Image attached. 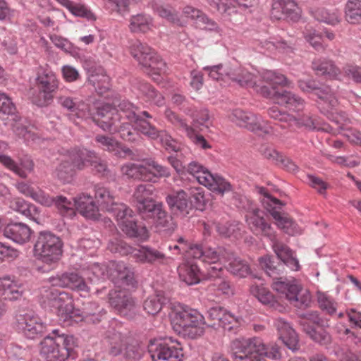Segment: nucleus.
<instances>
[{"label":"nucleus","instance_id":"nucleus-1","mask_svg":"<svg viewBox=\"0 0 361 361\" xmlns=\"http://www.w3.org/2000/svg\"><path fill=\"white\" fill-rule=\"evenodd\" d=\"M231 351L234 361H266V357L274 360L281 357L276 345L271 346L268 350L258 337L233 340L231 343Z\"/></svg>","mask_w":361,"mask_h":361},{"label":"nucleus","instance_id":"nucleus-2","mask_svg":"<svg viewBox=\"0 0 361 361\" xmlns=\"http://www.w3.org/2000/svg\"><path fill=\"white\" fill-rule=\"evenodd\" d=\"M262 78L270 85V87L267 85L260 87L259 91L263 97L272 99L278 104L286 105L294 111L303 109L305 102L301 97L290 92L279 90L278 85L287 84V78L283 75L272 71H265Z\"/></svg>","mask_w":361,"mask_h":361},{"label":"nucleus","instance_id":"nucleus-3","mask_svg":"<svg viewBox=\"0 0 361 361\" xmlns=\"http://www.w3.org/2000/svg\"><path fill=\"white\" fill-rule=\"evenodd\" d=\"M75 346L73 336L60 334L56 329L52 331V336H46L40 342V355L46 361H66Z\"/></svg>","mask_w":361,"mask_h":361},{"label":"nucleus","instance_id":"nucleus-4","mask_svg":"<svg viewBox=\"0 0 361 361\" xmlns=\"http://www.w3.org/2000/svg\"><path fill=\"white\" fill-rule=\"evenodd\" d=\"M129 50L131 56L137 61L140 68L147 74L157 76L154 80L166 71V63L147 44L140 40L130 42Z\"/></svg>","mask_w":361,"mask_h":361},{"label":"nucleus","instance_id":"nucleus-5","mask_svg":"<svg viewBox=\"0 0 361 361\" xmlns=\"http://www.w3.org/2000/svg\"><path fill=\"white\" fill-rule=\"evenodd\" d=\"M170 317L171 323L178 328L176 331L185 336L194 339L204 332V318L195 310L177 307L172 310Z\"/></svg>","mask_w":361,"mask_h":361},{"label":"nucleus","instance_id":"nucleus-6","mask_svg":"<svg viewBox=\"0 0 361 361\" xmlns=\"http://www.w3.org/2000/svg\"><path fill=\"white\" fill-rule=\"evenodd\" d=\"M62 245L59 237L49 232H41L34 245V253L43 262L54 264L61 259Z\"/></svg>","mask_w":361,"mask_h":361},{"label":"nucleus","instance_id":"nucleus-7","mask_svg":"<svg viewBox=\"0 0 361 361\" xmlns=\"http://www.w3.org/2000/svg\"><path fill=\"white\" fill-rule=\"evenodd\" d=\"M37 93L32 97V102L39 106H47L53 100L59 87L55 73L49 69L40 68L36 78Z\"/></svg>","mask_w":361,"mask_h":361},{"label":"nucleus","instance_id":"nucleus-8","mask_svg":"<svg viewBox=\"0 0 361 361\" xmlns=\"http://www.w3.org/2000/svg\"><path fill=\"white\" fill-rule=\"evenodd\" d=\"M272 283L274 290L286 295L291 304L298 308H305L311 303V296L307 290H303L295 280L288 281L286 279L274 278Z\"/></svg>","mask_w":361,"mask_h":361},{"label":"nucleus","instance_id":"nucleus-9","mask_svg":"<svg viewBox=\"0 0 361 361\" xmlns=\"http://www.w3.org/2000/svg\"><path fill=\"white\" fill-rule=\"evenodd\" d=\"M118 226L130 238H139L145 240L148 238V231L145 226L137 224L133 210L126 204H119L113 209Z\"/></svg>","mask_w":361,"mask_h":361},{"label":"nucleus","instance_id":"nucleus-10","mask_svg":"<svg viewBox=\"0 0 361 361\" xmlns=\"http://www.w3.org/2000/svg\"><path fill=\"white\" fill-rule=\"evenodd\" d=\"M267 114L271 118L279 121V122L286 123L287 126L282 125V128L290 127L293 126H304L309 128L317 129L325 132L333 133V128L329 125H324L319 127L318 123L312 117L303 115L297 117L286 111H281L277 106H274L268 109Z\"/></svg>","mask_w":361,"mask_h":361},{"label":"nucleus","instance_id":"nucleus-11","mask_svg":"<svg viewBox=\"0 0 361 361\" xmlns=\"http://www.w3.org/2000/svg\"><path fill=\"white\" fill-rule=\"evenodd\" d=\"M229 118L237 126L260 135L269 134L271 132V127L251 112L236 109L229 115Z\"/></svg>","mask_w":361,"mask_h":361},{"label":"nucleus","instance_id":"nucleus-12","mask_svg":"<svg viewBox=\"0 0 361 361\" xmlns=\"http://www.w3.org/2000/svg\"><path fill=\"white\" fill-rule=\"evenodd\" d=\"M298 86L303 92H312L322 102V107L326 112L336 109L338 104L334 93L331 89L326 85H320L314 80H300Z\"/></svg>","mask_w":361,"mask_h":361},{"label":"nucleus","instance_id":"nucleus-13","mask_svg":"<svg viewBox=\"0 0 361 361\" xmlns=\"http://www.w3.org/2000/svg\"><path fill=\"white\" fill-rule=\"evenodd\" d=\"M110 305L120 314L133 319L138 313V306L135 299L124 290H114L109 294Z\"/></svg>","mask_w":361,"mask_h":361},{"label":"nucleus","instance_id":"nucleus-14","mask_svg":"<svg viewBox=\"0 0 361 361\" xmlns=\"http://www.w3.org/2000/svg\"><path fill=\"white\" fill-rule=\"evenodd\" d=\"M118 111L109 104H102L97 107L92 119L104 130L115 133L118 130V124L121 118Z\"/></svg>","mask_w":361,"mask_h":361},{"label":"nucleus","instance_id":"nucleus-15","mask_svg":"<svg viewBox=\"0 0 361 361\" xmlns=\"http://www.w3.org/2000/svg\"><path fill=\"white\" fill-rule=\"evenodd\" d=\"M208 326L211 327H222L228 331L236 329L239 326V320L226 309L220 306L209 308L207 314Z\"/></svg>","mask_w":361,"mask_h":361},{"label":"nucleus","instance_id":"nucleus-16","mask_svg":"<svg viewBox=\"0 0 361 361\" xmlns=\"http://www.w3.org/2000/svg\"><path fill=\"white\" fill-rule=\"evenodd\" d=\"M109 344V353L112 356L123 355L125 358L136 360L140 353L133 346H127L126 336L120 332H110L108 335Z\"/></svg>","mask_w":361,"mask_h":361},{"label":"nucleus","instance_id":"nucleus-17","mask_svg":"<svg viewBox=\"0 0 361 361\" xmlns=\"http://www.w3.org/2000/svg\"><path fill=\"white\" fill-rule=\"evenodd\" d=\"M18 329L30 339L35 338L45 329L40 319L32 312L19 314L16 317Z\"/></svg>","mask_w":361,"mask_h":361},{"label":"nucleus","instance_id":"nucleus-18","mask_svg":"<svg viewBox=\"0 0 361 361\" xmlns=\"http://www.w3.org/2000/svg\"><path fill=\"white\" fill-rule=\"evenodd\" d=\"M166 117L173 126L184 131L188 137L197 147L203 149H210L212 147L205 140L203 135L197 133V130L192 127H190L184 119L180 118L171 110H166L165 112Z\"/></svg>","mask_w":361,"mask_h":361},{"label":"nucleus","instance_id":"nucleus-19","mask_svg":"<svg viewBox=\"0 0 361 361\" xmlns=\"http://www.w3.org/2000/svg\"><path fill=\"white\" fill-rule=\"evenodd\" d=\"M149 352L154 361H181L183 357L181 348L171 346L166 341L152 343Z\"/></svg>","mask_w":361,"mask_h":361},{"label":"nucleus","instance_id":"nucleus-20","mask_svg":"<svg viewBox=\"0 0 361 361\" xmlns=\"http://www.w3.org/2000/svg\"><path fill=\"white\" fill-rule=\"evenodd\" d=\"M141 216L145 219H152L156 227L162 231H171L176 227L172 217L164 209L161 202H157Z\"/></svg>","mask_w":361,"mask_h":361},{"label":"nucleus","instance_id":"nucleus-21","mask_svg":"<svg viewBox=\"0 0 361 361\" xmlns=\"http://www.w3.org/2000/svg\"><path fill=\"white\" fill-rule=\"evenodd\" d=\"M224 271L221 264L210 266L207 269L208 278L212 281L210 288L219 294L232 295L233 288L230 281L225 277Z\"/></svg>","mask_w":361,"mask_h":361},{"label":"nucleus","instance_id":"nucleus-22","mask_svg":"<svg viewBox=\"0 0 361 361\" xmlns=\"http://www.w3.org/2000/svg\"><path fill=\"white\" fill-rule=\"evenodd\" d=\"M271 17L275 20H296L300 17L299 8L295 0H275L272 4Z\"/></svg>","mask_w":361,"mask_h":361},{"label":"nucleus","instance_id":"nucleus-23","mask_svg":"<svg viewBox=\"0 0 361 361\" xmlns=\"http://www.w3.org/2000/svg\"><path fill=\"white\" fill-rule=\"evenodd\" d=\"M153 192L154 188L152 185L140 184L135 189L133 202L140 215L146 211L149 212V209L158 202L151 197Z\"/></svg>","mask_w":361,"mask_h":361},{"label":"nucleus","instance_id":"nucleus-24","mask_svg":"<svg viewBox=\"0 0 361 361\" xmlns=\"http://www.w3.org/2000/svg\"><path fill=\"white\" fill-rule=\"evenodd\" d=\"M111 276L114 283L118 286L134 287L137 283L133 269L123 262H118L114 264Z\"/></svg>","mask_w":361,"mask_h":361},{"label":"nucleus","instance_id":"nucleus-25","mask_svg":"<svg viewBox=\"0 0 361 361\" xmlns=\"http://www.w3.org/2000/svg\"><path fill=\"white\" fill-rule=\"evenodd\" d=\"M54 285L84 293H88L90 290V288L84 278L73 271L65 272L54 279Z\"/></svg>","mask_w":361,"mask_h":361},{"label":"nucleus","instance_id":"nucleus-26","mask_svg":"<svg viewBox=\"0 0 361 361\" xmlns=\"http://www.w3.org/2000/svg\"><path fill=\"white\" fill-rule=\"evenodd\" d=\"M4 235L16 243L23 244L30 240L32 231L23 223H12L4 228Z\"/></svg>","mask_w":361,"mask_h":361},{"label":"nucleus","instance_id":"nucleus-27","mask_svg":"<svg viewBox=\"0 0 361 361\" xmlns=\"http://www.w3.org/2000/svg\"><path fill=\"white\" fill-rule=\"evenodd\" d=\"M25 289L22 283L9 276L0 278V295L4 299L16 300L20 298Z\"/></svg>","mask_w":361,"mask_h":361},{"label":"nucleus","instance_id":"nucleus-28","mask_svg":"<svg viewBox=\"0 0 361 361\" xmlns=\"http://www.w3.org/2000/svg\"><path fill=\"white\" fill-rule=\"evenodd\" d=\"M312 69L317 75L329 79H337L341 74L334 61L325 58L314 59L312 62Z\"/></svg>","mask_w":361,"mask_h":361},{"label":"nucleus","instance_id":"nucleus-29","mask_svg":"<svg viewBox=\"0 0 361 361\" xmlns=\"http://www.w3.org/2000/svg\"><path fill=\"white\" fill-rule=\"evenodd\" d=\"M166 201L171 212L176 214L185 216L192 209L188 203L187 194L182 190L169 195L166 197Z\"/></svg>","mask_w":361,"mask_h":361},{"label":"nucleus","instance_id":"nucleus-30","mask_svg":"<svg viewBox=\"0 0 361 361\" xmlns=\"http://www.w3.org/2000/svg\"><path fill=\"white\" fill-rule=\"evenodd\" d=\"M272 247L283 266L286 265L290 269L297 271L300 268L299 262L293 255V251L285 244L278 241L274 236V240H271Z\"/></svg>","mask_w":361,"mask_h":361},{"label":"nucleus","instance_id":"nucleus-31","mask_svg":"<svg viewBox=\"0 0 361 361\" xmlns=\"http://www.w3.org/2000/svg\"><path fill=\"white\" fill-rule=\"evenodd\" d=\"M74 206L86 218L96 219L99 216V208L89 195L83 193L75 197Z\"/></svg>","mask_w":361,"mask_h":361},{"label":"nucleus","instance_id":"nucleus-32","mask_svg":"<svg viewBox=\"0 0 361 361\" xmlns=\"http://www.w3.org/2000/svg\"><path fill=\"white\" fill-rule=\"evenodd\" d=\"M92 151L85 148L75 147L67 152L66 159L71 162L75 171H82L86 168Z\"/></svg>","mask_w":361,"mask_h":361},{"label":"nucleus","instance_id":"nucleus-33","mask_svg":"<svg viewBox=\"0 0 361 361\" xmlns=\"http://www.w3.org/2000/svg\"><path fill=\"white\" fill-rule=\"evenodd\" d=\"M250 293L262 303L269 305L279 312L284 310V307L275 300L273 294L265 287L253 285L250 287Z\"/></svg>","mask_w":361,"mask_h":361},{"label":"nucleus","instance_id":"nucleus-34","mask_svg":"<svg viewBox=\"0 0 361 361\" xmlns=\"http://www.w3.org/2000/svg\"><path fill=\"white\" fill-rule=\"evenodd\" d=\"M0 163L22 178H25L27 176L25 171L30 172L33 170L34 167L32 161L29 159H26L21 161L20 166L22 168H20L10 157L4 154H0Z\"/></svg>","mask_w":361,"mask_h":361},{"label":"nucleus","instance_id":"nucleus-35","mask_svg":"<svg viewBox=\"0 0 361 361\" xmlns=\"http://www.w3.org/2000/svg\"><path fill=\"white\" fill-rule=\"evenodd\" d=\"M122 172L128 178L141 180L143 181H152L151 169L142 164H130L123 166Z\"/></svg>","mask_w":361,"mask_h":361},{"label":"nucleus","instance_id":"nucleus-36","mask_svg":"<svg viewBox=\"0 0 361 361\" xmlns=\"http://www.w3.org/2000/svg\"><path fill=\"white\" fill-rule=\"evenodd\" d=\"M202 179L203 185L221 195L232 190L231 183L220 176L213 175L211 173L210 174H206V176Z\"/></svg>","mask_w":361,"mask_h":361},{"label":"nucleus","instance_id":"nucleus-37","mask_svg":"<svg viewBox=\"0 0 361 361\" xmlns=\"http://www.w3.org/2000/svg\"><path fill=\"white\" fill-rule=\"evenodd\" d=\"M271 215L276 220L277 226L289 235H295L301 233L298 224L289 216H283L276 210L271 211Z\"/></svg>","mask_w":361,"mask_h":361},{"label":"nucleus","instance_id":"nucleus-38","mask_svg":"<svg viewBox=\"0 0 361 361\" xmlns=\"http://www.w3.org/2000/svg\"><path fill=\"white\" fill-rule=\"evenodd\" d=\"M95 198L102 209H104L112 214L114 209L117 207L119 204H123V203L116 202L114 201V196L111 194L110 191L103 186L96 187Z\"/></svg>","mask_w":361,"mask_h":361},{"label":"nucleus","instance_id":"nucleus-39","mask_svg":"<svg viewBox=\"0 0 361 361\" xmlns=\"http://www.w3.org/2000/svg\"><path fill=\"white\" fill-rule=\"evenodd\" d=\"M178 274L180 280L187 285L198 283L200 279V269L195 264H183L178 267Z\"/></svg>","mask_w":361,"mask_h":361},{"label":"nucleus","instance_id":"nucleus-40","mask_svg":"<svg viewBox=\"0 0 361 361\" xmlns=\"http://www.w3.org/2000/svg\"><path fill=\"white\" fill-rule=\"evenodd\" d=\"M312 16L318 21L329 25H336L340 22L338 11L324 7L312 8L310 11Z\"/></svg>","mask_w":361,"mask_h":361},{"label":"nucleus","instance_id":"nucleus-41","mask_svg":"<svg viewBox=\"0 0 361 361\" xmlns=\"http://www.w3.org/2000/svg\"><path fill=\"white\" fill-rule=\"evenodd\" d=\"M247 221L252 230L262 233L271 240H274L275 233L271 225L267 223L262 216H250Z\"/></svg>","mask_w":361,"mask_h":361},{"label":"nucleus","instance_id":"nucleus-42","mask_svg":"<svg viewBox=\"0 0 361 361\" xmlns=\"http://www.w3.org/2000/svg\"><path fill=\"white\" fill-rule=\"evenodd\" d=\"M167 298L164 292L157 291L155 295L149 297L144 302V310L152 315L159 313L166 302Z\"/></svg>","mask_w":361,"mask_h":361},{"label":"nucleus","instance_id":"nucleus-43","mask_svg":"<svg viewBox=\"0 0 361 361\" xmlns=\"http://www.w3.org/2000/svg\"><path fill=\"white\" fill-rule=\"evenodd\" d=\"M133 118L135 123V128L145 136L155 140L157 139L160 135L161 131L158 130L154 126L145 119L142 118L140 115L136 113H133Z\"/></svg>","mask_w":361,"mask_h":361},{"label":"nucleus","instance_id":"nucleus-44","mask_svg":"<svg viewBox=\"0 0 361 361\" xmlns=\"http://www.w3.org/2000/svg\"><path fill=\"white\" fill-rule=\"evenodd\" d=\"M187 114L192 119V126H190V127H192L196 130L197 129L202 130L203 128H209L211 116L208 110L201 109L192 111L190 109L187 112Z\"/></svg>","mask_w":361,"mask_h":361},{"label":"nucleus","instance_id":"nucleus-45","mask_svg":"<svg viewBox=\"0 0 361 361\" xmlns=\"http://www.w3.org/2000/svg\"><path fill=\"white\" fill-rule=\"evenodd\" d=\"M152 26V19L143 14L133 16L130 19L129 28L134 33L147 32L151 30Z\"/></svg>","mask_w":361,"mask_h":361},{"label":"nucleus","instance_id":"nucleus-46","mask_svg":"<svg viewBox=\"0 0 361 361\" xmlns=\"http://www.w3.org/2000/svg\"><path fill=\"white\" fill-rule=\"evenodd\" d=\"M76 171L73 168L71 162L66 158L56 167L54 176L63 183H69L75 176Z\"/></svg>","mask_w":361,"mask_h":361},{"label":"nucleus","instance_id":"nucleus-47","mask_svg":"<svg viewBox=\"0 0 361 361\" xmlns=\"http://www.w3.org/2000/svg\"><path fill=\"white\" fill-rule=\"evenodd\" d=\"M109 77L103 73L102 71L92 73L89 78V82L94 87L95 91L99 94H103L106 92L109 87Z\"/></svg>","mask_w":361,"mask_h":361},{"label":"nucleus","instance_id":"nucleus-48","mask_svg":"<svg viewBox=\"0 0 361 361\" xmlns=\"http://www.w3.org/2000/svg\"><path fill=\"white\" fill-rule=\"evenodd\" d=\"M300 324L305 332V324L310 328H315L312 324L317 325L318 327L327 328L329 326V321L319 317L317 312H308L300 316Z\"/></svg>","mask_w":361,"mask_h":361},{"label":"nucleus","instance_id":"nucleus-49","mask_svg":"<svg viewBox=\"0 0 361 361\" xmlns=\"http://www.w3.org/2000/svg\"><path fill=\"white\" fill-rule=\"evenodd\" d=\"M345 20L350 24L361 21V0H348L345 8Z\"/></svg>","mask_w":361,"mask_h":361},{"label":"nucleus","instance_id":"nucleus-50","mask_svg":"<svg viewBox=\"0 0 361 361\" xmlns=\"http://www.w3.org/2000/svg\"><path fill=\"white\" fill-rule=\"evenodd\" d=\"M50 307L58 310L61 314H65V318L73 317L72 304L68 293H61V295L54 301Z\"/></svg>","mask_w":361,"mask_h":361},{"label":"nucleus","instance_id":"nucleus-51","mask_svg":"<svg viewBox=\"0 0 361 361\" xmlns=\"http://www.w3.org/2000/svg\"><path fill=\"white\" fill-rule=\"evenodd\" d=\"M82 318L87 322L93 324L97 323L101 320V310L98 305L94 302L85 303L82 308Z\"/></svg>","mask_w":361,"mask_h":361},{"label":"nucleus","instance_id":"nucleus-52","mask_svg":"<svg viewBox=\"0 0 361 361\" xmlns=\"http://www.w3.org/2000/svg\"><path fill=\"white\" fill-rule=\"evenodd\" d=\"M304 326L305 333L314 341L323 345H326L331 343V337L324 329L325 328H322L320 331H317L315 328H310L308 326H305V324Z\"/></svg>","mask_w":361,"mask_h":361},{"label":"nucleus","instance_id":"nucleus-53","mask_svg":"<svg viewBox=\"0 0 361 361\" xmlns=\"http://www.w3.org/2000/svg\"><path fill=\"white\" fill-rule=\"evenodd\" d=\"M259 264L262 268L264 269L270 276L279 274L284 269L282 264L277 263V264H276L274 259L269 255L261 257L259 259Z\"/></svg>","mask_w":361,"mask_h":361},{"label":"nucleus","instance_id":"nucleus-54","mask_svg":"<svg viewBox=\"0 0 361 361\" xmlns=\"http://www.w3.org/2000/svg\"><path fill=\"white\" fill-rule=\"evenodd\" d=\"M95 141L101 145L104 149L114 152L116 156H121L120 144L114 138L102 135H97Z\"/></svg>","mask_w":361,"mask_h":361},{"label":"nucleus","instance_id":"nucleus-55","mask_svg":"<svg viewBox=\"0 0 361 361\" xmlns=\"http://www.w3.org/2000/svg\"><path fill=\"white\" fill-rule=\"evenodd\" d=\"M63 6L66 7L71 13L75 16L85 18L87 20L95 19L93 13L90 10L87 9L84 5L67 0V3H65Z\"/></svg>","mask_w":361,"mask_h":361},{"label":"nucleus","instance_id":"nucleus-56","mask_svg":"<svg viewBox=\"0 0 361 361\" xmlns=\"http://www.w3.org/2000/svg\"><path fill=\"white\" fill-rule=\"evenodd\" d=\"M183 13L186 17L190 18L192 20H195L197 22L202 23L204 24L211 25L209 29H213L216 26L214 21L210 20L200 10L194 7L186 6L184 7Z\"/></svg>","mask_w":361,"mask_h":361},{"label":"nucleus","instance_id":"nucleus-57","mask_svg":"<svg viewBox=\"0 0 361 361\" xmlns=\"http://www.w3.org/2000/svg\"><path fill=\"white\" fill-rule=\"evenodd\" d=\"M229 271L234 275L239 277H246L250 272L247 263L240 258H233L228 265Z\"/></svg>","mask_w":361,"mask_h":361},{"label":"nucleus","instance_id":"nucleus-58","mask_svg":"<svg viewBox=\"0 0 361 361\" xmlns=\"http://www.w3.org/2000/svg\"><path fill=\"white\" fill-rule=\"evenodd\" d=\"M317 302L319 307L327 314L332 315L336 312V302L330 296L324 293L318 291Z\"/></svg>","mask_w":361,"mask_h":361},{"label":"nucleus","instance_id":"nucleus-59","mask_svg":"<svg viewBox=\"0 0 361 361\" xmlns=\"http://www.w3.org/2000/svg\"><path fill=\"white\" fill-rule=\"evenodd\" d=\"M216 228L219 234L224 238H236L240 230L238 224L235 222H227L224 224H217Z\"/></svg>","mask_w":361,"mask_h":361},{"label":"nucleus","instance_id":"nucleus-60","mask_svg":"<svg viewBox=\"0 0 361 361\" xmlns=\"http://www.w3.org/2000/svg\"><path fill=\"white\" fill-rule=\"evenodd\" d=\"M53 205L58 209L62 215L72 216L75 214L73 208L74 204L62 195L54 197Z\"/></svg>","mask_w":361,"mask_h":361},{"label":"nucleus","instance_id":"nucleus-61","mask_svg":"<svg viewBox=\"0 0 361 361\" xmlns=\"http://www.w3.org/2000/svg\"><path fill=\"white\" fill-rule=\"evenodd\" d=\"M88 164L92 166V170L97 173L105 176L109 173L106 161L102 159L94 151H92Z\"/></svg>","mask_w":361,"mask_h":361},{"label":"nucleus","instance_id":"nucleus-62","mask_svg":"<svg viewBox=\"0 0 361 361\" xmlns=\"http://www.w3.org/2000/svg\"><path fill=\"white\" fill-rule=\"evenodd\" d=\"M157 12L160 17L166 19L169 22L178 25H181L178 13L173 7L161 6L157 8Z\"/></svg>","mask_w":361,"mask_h":361},{"label":"nucleus","instance_id":"nucleus-63","mask_svg":"<svg viewBox=\"0 0 361 361\" xmlns=\"http://www.w3.org/2000/svg\"><path fill=\"white\" fill-rule=\"evenodd\" d=\"M61 293L54 287L44 286L40 289L42 302L50 307L54 301L61 295Z\"/></svg>","mask_w":361,"mask_h":361},{"label":"nucleus","instance_id":"nucleus-64","mask_svg":"<svg viewBox=\"0 0 361 361\" xmlns=\"http://www.w3.org/2000/svg\"><path fill=\"white\" fill-rule=\"evenodd\" d=\"M305 39L312 45V47L318 51H324L325 47L323 46L321 35L317 33L314 29H307L304 32Z\"/></svg>","mask_w":361,"mask_h":361}]
</instances>
